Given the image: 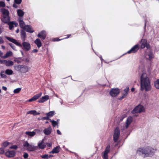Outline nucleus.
Instances as JSON below:
<instances>
[{
	"label": "nucleus",
	"instance_id": "obj_1",
	"mask_svg": "<svg viewBox=\"0 0 159 159\" xmlns=\"http://www.w3.org/2000/svg\"><path fill=\"white\" fill-rule=\"evenodd\" d=\"M139 73H142L141 76V90L148 91L151 90V86L149 78L148 77L149 75V70H140Z\"/></svg>",
	"mask_w": 159,
	"mask_h": 159
},
{
	"label": "nucleus",
	"instance_id": "obj_2",
	"mask_svg": "<svg viewBox=\"0 0 159 159\" xmlns=\"http://www.w3.org/2000/svg\"><path fill=\"white\" fill-rule=\"evenodd\" d=\"M155 152V150L153 148L147 147L139 148L137 151V153L143 155L144 157H151L153 156Z\"/></svg>",
	"mask_w": 159,
	"mask_h": 159
},
{
	"label": "nucleus",
	"instance_id": "obj_3",
	"mask_svg": "<svg viewBox=\"0 0 159 159\" xmlns=\"http://www.w3.org/2000/svg\"><path fill=\"white\" fill-rule=\"evenodd\" d=\"M5 38L8 40L14 43L16 45L21 47L25 51H29L31 49L30 44L28 42L23 41H22V44H20L14 39L7 36H5Z\"/></svg>",
	"mask_w": 159,
	"mask_h": 159
},
{
	"label": "nucleus",
	"instance_id": "obj_4",
	"mask_svg": "<svg viewBox=\"0 0 159 159\" xmlns=\"http://www.w3.org/2000/svg\"><path fill=\"white\" fill-rule=\"evenodd\" d=\"M1 11L3 14L2 21L5 23H7L9 20V11L4 8L1 9Z\"/></svg>",
	"mask_w": 159,
	"mask_h": 159
},
{
	"label": "nucleus",
	"instance_id": "obj_5",
	"mask_svg": "<svg viewBox=\"0 0 159 159\" xmlns=\"http://www.w3.org/2000/svg\"><path fill=\"white\" fill-rule=\"evenodd\" d=\"M23 145L26 150L29 152L34 151L37 149V146H35L30 144L27 141L23 143Z\"/></svg>",
	"mask_w": 159,
	"mask_h": 159
},
{
	"label": "nucleus",
	"instance_id": "obj_6",
	"mask_svg": "<svg viewBox=\"0 0 159 159\" xmlns=\"http://www.w3.org/2000/svg\"><path fill=\"white\" fill-rule=\"evenodd\" d=\"M144 111V108L142 105H139L136 106L134 109L132 111V113L133 114L139 113L143 112Z\"/></svg>",
	"mask_w": 159,
	"mask_h": 159
},
{
	"label": "nucleus",
	"instance_id": "obj_7",
	"mask_svg": "<svg viewBox=\"0 0 159 159\" xmlns=\"http://www.w3.org/2000/svg\"><path fill=\"white\" fill-rule=\"evenodd\" d=\"M110 151V146L108 145L102 154V156L103 159H108V154Z\"/></svg>",
	"mask_w": 159,
	"mask_h": 159
},
{
	"label": "nucleus",
	"instance_id": "obj_8",
	"mask_svg": "<svg viewBox=\"0 0 159 159\" xmlns=\"http://www.w3.org/2000/svg\"><path fill=\"white\" fill-rule=\"evenodd\" d=\"M40 130L38 129H35L33 131H27L25 132V134L28 136V138H31L35 135L36 133L40 132Z\"/></svg>",
	"mask_w": 159,
	"mask_h": 159
},
{
	"label": "nucleus",
	"instance_id": "obj_9",
	"mask_svg": "<svg viewBox=\"0 0 159 159\" xmlns=\"http://www.w3.org/2000/svg\"><path fill=\"white\" fill-rule=\"evenodd\" d=\"M120 131L119 128L117 127L115 129L114 134L113 135V139L114 142H116L119 137Z\"/></svg>",
	"mask_w": 159,
	"mask_h": 159
},
{
	"label": "nucleus",
	"instance_id": "obj_10",
	"mask_svg": "<svg viewBox=\"0 0 159 159\" xmlns=\"http://www.w3.org/2000/svg\"><path fill=\"white\" fill-rule=\"evenodd\" d=\"M120 93V91L118 89H113L110 91V94L112 97L117 96Z\"/></svg>",
	"mask_w": 159,
	"mask_h": 159
},
{
	"label": "nucleus",
	"instance_id": "obj_11",
	"mask_svg": "<svg viewBox=\"0 0 159 159\" xmlns=\"http://www.w3.org/2000/svg\"><path fill=\"white\" fill-rule=\"evenodd\" d=\"M141 48H143L145 47H146L147 48H149L150 46L149 44L147 43L146 39H142L141 40Z\"/></svg>",
	"mask_w": 159,
	"mask_h": 159
},
{
	"label": "nucleus",
	"instance_id": "obj_12",
	"mask_svg": "<svg viewBox=\"0 0 159 159\" xmlns=\"http://www.w3.org/2000/svg\"><path fill=\"white\" fill-rule=\"evenodd\" d=\"M139 45L138 44H136L132 48L129 50L127 52V53L130 54L131 53H134L137 52L139 49Z\"/></svg>",
	"mask_w": 159,
	"mask_h": 159
},
{
	"label": "nucleus",
	"instance_id": "obj_13",
	"mask_svg": "<svg viewBox=\"0 0 159 159\" xmlns=\"http://www.w3.org/2000/svg\"><path fill=\"white\" fill-rule=\"evenodd\" d=\"M15 154V152L14 151H8L6 152V156L8 157H13Z\"/></svg>",
	"mask_w": 159,
	"mask_h": 159
},
{
	"label": "nucleus",
	"instance_id": "obj_14",
	"mask_svg": "<svg viewBox=\"0 0 159 159\" xmlns=\"http://www.w3.org/2000/svg\"><path fill=\"white\" fill-rule=\"evenodd\" d=\"M46 36V32L44 30H43L41 31L40 33H39L38 35V37L40 38L44 39H45Z\"/></svg>",
	"mask_w": 159,
	"mask_h": 159
},
{
	"label": "nucleus",
	"instance_id": "obj_15",
	"mask_svg": "<svg viewBox=\"0 0 159 159\" xmlns=\"http://www.w3.org/2000/svg\"><path fill=\"white\" fill-rule=\"evenodd\" d=\"M18 20L20 27L23 29L26 25H25V23L23 20V18L19 17L18 19Z\"/></svg>",
	"mask_w": 159,
	"mask_h": 159
},
{
	"label": "nucleus",
	"instance_id": "obj_16",
	"mask_svg": "<svg viewBox=\"0 0 159 159\" xmlns=\"http://www.w3.org/2000/svg\"><path fill=\"white\" fill-rule=\"evenodd\" d=\"M49 98V96L48 95H46L43 97H42L38 100V102L39 103H43L48 100Z\"/></svg>",
	"mask_w": 159,
	"mask_h": 159
},
{
	"label": "nucleus",
	"instance_id": "obj_17",
	"mask_svg": "<svg viewBox=\"0 0 159 159\" xmlns=\"http://www.w3.org/2000/svg\"><path fill=\"white\" fill-rule=\"evenodd\" d=\"M23 29L25 30L26 31L31 33H33L34 31L31 26L28 25H26Z\"/></svg>",
	"mask_w": 159,
	"mask_h": 159
},
{
	"label": "nucleus",
	"instance_id": "obj_18",
	"mask_svg": "<svg viewBox=\"0 0 159 159\" xmlns=\"http://www.w3.org/2000/svg\"><path fill=\"white\" fill-rule=\"evenodd\" d=\"M129 91V88L128 87H126L125 89H124L123 93V95L121 97V99H122L125 97H126L127 94H128V93Z\"/></svg>",
	"mask_w": 159,
	"mask_h": 159
},
{
	"label": "nucleus",
	"instance_id": "obj_19",
	"mask_svg": "<svg viewBox=\"0 0 159 159\" xmlns=\"http://www.w3.org/2000/svg\"><path fill=\"white\" fill-rule=\"evenodd\" d=\"M132 118L131 116H129L127 118L125 125V127L126 129L129 126L132 122Z\"/></svg>",
	"mask_w": 159,
	"mask_h": 159
},
{
	"label": "nucleus",
	"instance_id": "obj_20",
	"mask_svg": "<svg viewBox=\"0 0 159 159\" xmlns=\"http://www.w3.org/2000/svg\"><path fill=\"white\" fill-rule=\"evenodd\" d=\"M52 128L50 126L49 127L43 130V132L44 133L47 135L49 134L51 132Z\"/></svg>",
	"mask_w": 159,
	"mask_h": 159
},
{
	"label": "nucleus",
	"instance_id": "obj_21",
	"mask_svg": "<svg viewBox=\"0 0 159 159\" xmlns=\"http://www.w3.org/2000/svg\"><path fill=\"white\" fill-rule=\"evenodd\" d=\"M60 147L59 146H57L56 147L54 148L49 153H58L60 151Z\"/></svg>",
	"mask_w": 159,
	"mask_h": 159
},
{
	"label": "nucleus",
	"instance_id": "obj_22",
	"mask_svg": "<svg viewBox=\"0 0 159 159\" xmlns=\"http://www.w3.org/2000/svg\"><path fill=\"white\" fill-rule=\"evenodd\" d=\"M38 146L40 149H44L46 147V145L44 143L43 140L39 142L38 143Z\"/></svg>",
	"mask_w": 159,
	"mask_h": 159
},
{
	"label": "nucleus",
	"instance_id": "obj_23",
	"mask_svg": "<svg viewBox=\"0 0 159 159\" xmlns=\"http://www.w3.org/2000/svg\"><path fill=\"white\" fill-rule=\"evenodd\" d=\"M21 37L22 41H25L26 33L23 30H21Z\"/></svg>",
	"mask_w": 159,
	"mask_h": 159
},
{
	"label": "nucleus",
	"instance_id": "obj_24",
	"mask_svg": "<svg viewBox=\"0 0 159 159\" xmlns=\"http://www.w3.org/2000/svg\"><path fill=\"white\" fill-rule=\"evenodd\" d=\"M12 54V52L11 51H8L4 56L2 57L3 58H6L8 57L11 56Z\"/></svg>",
	"mask_w": 159,
	"mask_h": 159
},
{
	"label": "nucleus",
	"instance_id": "obj_25",
	"mask_svg": "<svg viewBox=\"0 0 159 159\" xmlns=\"http://www.w3.org/2000/svg\"><path fill=\"white\" fill-rule=\"evenodd\" d=\"M35 43L37 45V47L39 48L42 46V43L40 39H36L34 41Z\"/></svg>",
	"mask_w": 159,
	"mask_h": 159
},
{
	"label": "nucleus",
	"instance_id": "obj_26",
	"mask_svg": "<svg viewBox=\"0 0 159 159\" xmlns=\"http://www.w3.org/2000/svg\"><path fill=\"white\" fill-rule=\"evenodd\" d=\"M7 66H11L13 65L14 64L13 62L10 60L7 61L5 60V64Z\"/></svg>",
	"mask_w": 159,
	"mask_h": 159
},
{
	"label": "nucleus",
	"instance_id": "obj_27",
	"mask_svg": "<svg viewBox=\"0 0 159 159\" xmlns=\"http://www.w3.org/2000/svg\"><path fill=\"white\" fill-rule=\"evenodd\" d=\"M30 114L34 115H39L40 113H39L37 112L35 110H31L28 111L27 113V114Z\"/></svg>",
	"mask_w": 159,
	"mask_h": 159
},
{
	"label": "nucleus",
	"instance_id": "obj_28",
	"mask_svg": "<svg viewBox=\"0 0 159 159\" xmlns=\"http://www.w3.org/2000/svg\"><path fill=\"white\" fill-rule=\"evenodd\" d=\"M17 13L18 16L20 17H22L24 14L23 11L20 9L18 10L17 11Z\"/></svg>",
	"mask_w": 159,
	"mask_h": 159
},
{
	"label": "nucleus",
	"instance_id": "obj_29",
	"mask_svg": "<svg viewBox=\"0 0 159 159\" xmlns=\"http://www.w3.org/2000/svg\"><path fill=\"white\" fill-rule=\"evenodd\" d=\"M54 113L55 111H51L46 113V114L48 117H52L54 115Z\"/></svg>",
	"mask_w": 159,
	"mask_h": 159
},
{
	"label": "nucleus",
	"instance_id": "obj_30",
	"mask_svg": "<svg viewBox=\"0 0 159 159\" xmlns=\"http://www.w3.org/2000/svg\"><path fill=\"white\" fill-rule=\"evenodd\" d=\"M42 93H40L38 94H37L34 96L33 97V99H34L35 101L37 99L39 98L41 95Z\"/></svg>",
	"mask_w": 159,
	"mask_h": 159
},
{
	"label": "nucleus",
	"instance_id": "obj_31",
	"mask_svg": "<svg viewBox=\"0 0 159 159\" xmlns=\"http://www.w3.org/2000/svg\"><path fill=\"white\" fill-rule=\"evenodd\" d=\"M154 85L156 88L159 89V79L155 81Z\"/></svg>",
	"mask_w": 159,
	"mask_h": 159
},
{
	"label": "nucleus",
	"instance_id": "obj_32",
	"mask_svg": "<svg viewBox=\"0 0 159 159\" xmlns=\"http://www.w3.org/2000/svg\"><path fill=\"white\" fill-rule=\"evenodd\" d=\"M10 144V143L7 141H6L3 142L2 144V147L4 148L7 147L9 144Z\"/></svg>",
	"mask_w": 159,
	"mask_h": 159
},
{
	"label": "nucleus",
	"instance_id": "obj_33",
	"mask_svg": "<svg viewBox=\"0 0 159 159\" xmlns=\"http://www.w3.org/2000/svg\"><path fill=\"white\" fill-rule=\"evenodd\" d=\"M21 90V88H19L15 89L13 92L14 93H18Z\"/></svg>",
	"mask_w": 159,
	"mask_h": 159
},
{
	"label": "nucleus",
	"instance_id": "obj_34",
	"mask_svg": "<svg viewBox=\"0 0 159 159\" xmlns=\"http://www.w3.org/2000/svg\"><path fill=\"white\" fill-rule=\"evenodd\" d=\"M50 121L52 122L53 127H55L57 125V122L54 120H50Z\"/></svg>",
	"mask_w": 159,
	"mask_h": 159
},
{
	"label": "nucleus",
	"instance_id": "obj_35",
	"mask_svg": "<svg viewBox=\"0 0 159 159\" xmlns=\"http://www.w3.org/2000/svg\"><path fill=\"white\" fill-rule=\"evenodd\" d=\"M5 73L8 75H11L12 74L13 71L12 70H6Z\"/></svg>",
	"mask_w": 159,
	"mask_h": 159
},
{
	"label": "nucleus",
	"instance_id": "obj_36",
	"mask_svg": "<svg viewBox=\"0 0 159 159\" xmlns=\"http://www.w3.org/2000/svg\"><path fill=\"white\" fill-rule=\"evenodd\" d=\"M6 74L5 72H4V71H2L0 73L1 77L3 78H5L6 77Z\"/></svg>",
	"mask_w": 159,
	"mask_h": 159
},
{
	"label": "nucleus",
	"instance_id": "obj_37",
	"mask_svg": "<svg viewBox=\"0 0 159 159\" xmlns=\"http://www.w3.org/2000/svg\"><path fill=\"white\" fill-rule=\"evenodd\" d=\"M41 157L43 159H48L49 158V156L48 154H45L41 156Z\"/></svg>",
	"mask_w": 159,
	"mask_h": 159
},
{
	"label": "nucleus",
	"instance_id": "obj_38",
	"mask_svg": "<svg viewBox=\"0 0 159 159\" xmlns=\"http://www.w3.org/2000/svg\"><path fill=\"white\" fill-rule=\"evenodd\" d=\"M5 6V2L3 1L0 2V7H4Z\"/></svg>",
	"mask_w": 159,
	"mask_h": 159
},
{
	"label": "nucleus",
	"instance_id": "obj_39",
	"mask_svg": "<svg viewBox=\"0 0 159 159\" xmlns=\"http://www.w3.org/2000/svg\"><path fill=\"white\" fill-rule=\"evenodd\" d=\"M144 65L143 63H141L139 66V69H145L144 67Z\"/></svg>",
	"mask_w": 159,
	"mask_h": 159
},
{
	"label": "nucleus",
	"instance_id": "obj_40",
	"mask_svg": "<svg viewBox=\"0 0 159 159\" xmlns=\"http://www.w3.org/2000/svg\"><path fill=\"white\" fill-rule=\"evenodd\" d=\"M4 148L2 147L1 148H0V154H3L4 153Z\"/></svg>",
	"mask_w": 159,
	"mask_h": 159
},
{
	"label": "nucleus",
	"instance_id": "obj_41",
	"mask_svg": "<svg viewBox=\"0 0 159 159\" xmlns=\"http://www.w3.org/2000/svg\"><path fill=\"white\" fill-rule=\"evenodd\" d=\"M14 27V25L13 24V23L12 22H11L9 24V27L10 30H11L13 27Z\"/></svg>",
	"mask_w": 159,
	"mask_h": 159
},
{
	"label": "nucleus",
	"instance_id": "obj_42",
	"mask_svg": "<svg viewBox=\"0 0 159 159\" xmlns=\"http://www.w3.org/2000/svg\"><path fill=\"white\" fill-rule=\"evenodd\" d=\"M148 55L150 60L153 57V54L151 53H149Z\"/></svg>",
	"mask_w": 159,
	"mask_h": 159
},
{
	"label": "nucleus",
	"instance_id": "obj_43",
	"mask_svg": "<svg viewBox=\"0 0 159 159\" xmlns=\"http://www.w3.org/2000/svg\"><path fill=\"white\" fill-rule=\"evenodd\" d=\"M9 44L12 48L14 50H16L15 48V46L12 43H9Z\"/></svg>",
	"mask_w": 159,
	"mask_h": 159
},
{
	"label": "nucleus",
	"instance_id": "obj_44",
	"mask_svg": "<svg viewBox=\"0 0 159 159\" xmlns=\"http://www.w3.org/2000/svg\"><path fill=\"white\" fill-rule=\"evenodd\" d=\"M17 148V146L16 145H12L11 147H10L9 148L10 149H16Z\"/></svg>",
	"mask_w": 159,
	"mask_h": 159
},
{
	"label": "nucleus",
	"instance_id": "obj_45",
	"mask_svg": "<svg viewBox=\"0 0 159 159\" xmlns=\"http://www.w3.org/2000/svg\"><path fill=\"white\" fill-rule=\"evenodd\" d=\"M22 2V0H15V2L17 4H20Z\"/></svg>",
	"mask_w": 159,
	"mask_h": 159
},
{
	"label": "nucleus",
	"instance_id": "obj_46",
	"mask_svg": "<svg viewBox=\"0 0 159 159\" xmlns=\"http://www.w3.org/2000/svg\"><path fill=\"white\" fill-rule=\"evenodd\" d=\"M5 60L2 59L0 58V64H4Z\"/></svg>",
	"mask_w": 159,
	"mask_h": 159
},
{
	"label": "nucleus",
	"instance_id": "obj_47",
	"mask_svg": "<svg viewBox=\"0 0 159 159\" xmlns=\"http://www.w3.org/2000/svg\"><path fill=\"white\" fill-rule=\"evenodd\" d=\"M42 119V120H51L49 118L48 116H47L44 117H43Z\"/></svg>",
	"mask_w": 159,
	"mask_h": 159
},
{
	"label": "nucleus",
	"instance_id": "obj_48",
	"mask_svg": "<svg viewBox=\"0 0 159 159\" xmlns=\"http://www.w3.org/2000/svg\"><path fill=\"white\" fill-rule=\"evenodd\" d=\"M23 157L25 158H27L28 157V155L27 153H25L23 155Z\"/></svg>",
	"mask_w": 159,
	"mask_h": 159
},
{
	"label": "nucleus",
	"instance_id": "obj_49",
	"mask_svg": "<svg viewBox=\"0 0 159 159\" xmlns=\"http://www.w3.org/2000/svg\"><path fill=\"white\" fill-rule=\"evenodd\" d=\"M20 67L22 69H27L28 68L27 66H20Z\"/></svg>",
	"mask_w": 159,
	"mask_h": 159
},
{
	"label": "nucleus",
	"instance_id": "obj_50",
	"mask_svg": "<svg viewBox=\"0 0 159 159\" xmlns=\"http://www.w3.org/2000/svg\"><path fill=\"white\" fill-rule=\"evenodd\" d=\"M11 22L12 23H13V25L14 26H15L16 27L18 25V23L16 22H15L13 21Z\"/></svg>",
	"mask_w": 159,
	"mask_h": 159
},
{
	"label": "nucleus",
	"instance_id": "obj_51",
	"mask_svg": "<svg viewBox=\"0 0 159 159\" xmlns=\"http://www.w3.org/2000/svg\"><path fill=\"white\" fill-rule=\"evenodd\" d=\"M61 39H59L58 38H56L53 39V40L54 41H60Z\"/></svg>",
	"mask_w": 159,
	"mask_h": 159
},
{
	"label": "nucleus",
	"instance_id": "obj_52",
	"mask_svg": "<svg viewBox=\"0 0 159 159\" xmlns=\"http://www.w3.org/2000/svg\"><path fill=\"white\" fill-rule=\"evenodd\" d=\"M4 41L2 39V38L1 37H0V44L3 43Z\"/></svg>",
	"mask_w": 159,
	"mask_h": 159
},
{
	"label": "nucleus",
	"instance_id": "obj_53",
	"mask_svg": "<svg viewBox=\"0 0 159 159\" xmlns=\"http://www.w3.org/2000/svg\"><path fill=\"white\" fill-rule=\"evenodd\" d=\"M34 101L35 100H34V99H33V97H32L31 98L29 99L28 100V101L29 102H32V101Z\"/></svg>",
	"mask_w": 159,
	"mask_h": 159
},
{
	"label": "nucleus",
	"instance_id": "obj_54",
	"mask_svg": "<svg viewBox=\"0 0 159 159\" xmlns=\"http://www.w3.org/2000/svg\"><path fill=\"white\" fill-rule=\"evenodd\" d=\"M57 133L58 134H61V133L59 130L58 129L57 130Z\"/></svg>",
	"mask_w": 159,
	"mask_h": 159
},
{
	"label": "nucleus",
	"instance_id": "obj_55",
	"mask_svg": "<svg viewBox=\"0 0 159 159\" xmlns=\"http://www.w3.org/2000/svg\"><path fill=\"white\" fill-rule=\"evenodd\" d=\"M2 89L5 91L6 90H7V88L5 86H2Z\"/></svg>",
	"mask_w": 159,
	"mask_h": 159
},
{
	"label": "nucleus",
	"instance_id": "obj_56",
	"mask_svg": "<svg viewBox=\"0 0 159 159\" xmlns=\"http://www.w3.org/2000/svg\"><path fill=\"white\" fill-rule=\"evenodd\" d=\"M38 50H37L36 49H34L33 50L32 52H38Z\"/></svg>",
	"mask_w": 159,
	"mask_h": 159
},
{
	"label": "nucleus",
	"instance_id": "obj_57",
	"mask_svg": "<svg viewBox=\"0 0 159 159\" xmlns=\"http://www.w3.org/2000/svg\"><path fill=\"white\" fill-rule=\"evenodd\" d=\"M14 61H17V62L18 63H19L20 62V61H19L16 58L14 59Z\"/></svg>",
	"mask_w": 159,
	"mask_h": 159
},
{
	"label": "nucleus",
	"instance_id": "obj_58",
	"mask_svg": "<svg viewBox=\"0 0 159 159\" xmlns=\"http://www.w3.org/2000/svg\"><path fill=\"white\" fill-rule=\"evenodd\" d=\"M70 35H71L70 34H68L67 35V37L64 38V39H67V38H68Z\"/></svg>",
	"mask_w": 159,
	"mask_h": 159
},
{
	"label": "nucleus",
	"instance_id": "obj_59",
	"mask_svg": "<svg viewBox=\"0 0 159 159\" xmlns=\"http://www.w3.org/2000/svg\"><path fill=\"white\" fill-rule=\"evenodd\" d=\"M13 7H15V8L17 7L16 5L15 4H13Z\"/></svg>",
	"mask_w": 159,
	"mask_h": 159
},
{
	"label": "nucleus",
	"instance_id": "obj_60",
	"mask_svg": "<svg viewBox=\"0 0 159 159\" xmlns=\"http://www.w3.org/2000/svg\"><path fill=\"white\" fill-rule=\"evenodd\" d=\"M2 54L3 53L1 51H0V57H2Z\"/></svg>",
	"mask_w": 159,
	"mask_h": 159
},
{
	"label": "nucleus",
	"instance_id": "obj_61",
	"mask_svg": "<svg viewBox=\"0 0 159 159\" xmlns=\"http://www.w3.org/2000/svg\"><path fill=\"white\" fill-rule=\"evenodd\" d=\"M134 89L133 88H132L131 89V91L132 92H134Z\"/></svg>",
	"mask_w": 159,
	"mask_h": 159
},
{
	"label": "nucleus",
	"instance_id": "obj_62",
	"mask_svg": "<svg viewBox=\"0 0 159 159\" xmlns=\"http://www.w3.org/2000/svg\"><path fill=\"white\" fill-rule=\"evenodd\" d=\"M16 32L17 33H19V29H17L16 30Z\"/></svg>",
	"mask_w": 159,
	"mask_h": 159
},
{
	"label": "nucleus",
	"instance_id": "obj_63",
	"mask_svg": "<svg viewBox=\"0 0 159 159\" xmlns=\"http://www.w3.org/2000/svg\"><path fill=\"white\" fill-rule=\"evenodd\" d=\"M100 58H101V60L102 61V60H103V59L102 58V57L101 56H100Z\"/></svg>",
	"mask_w": 159,
	"mask_h": 159
},
{
	"label": "nucleus",
	"instance_id": "obj_64",
	"mask_svg": "<svg viewBox=\"0 0 159 159\" xmlns=\"http://www.w3.org/2000/svg\"><path fill=\"white\" fill-rule=\"evenodd\" d=\"M53 157V155H50L49 156V157Z\"/></svg>",
	"mask_w": 159,
	"mask_h": 159
}]
</instances>
